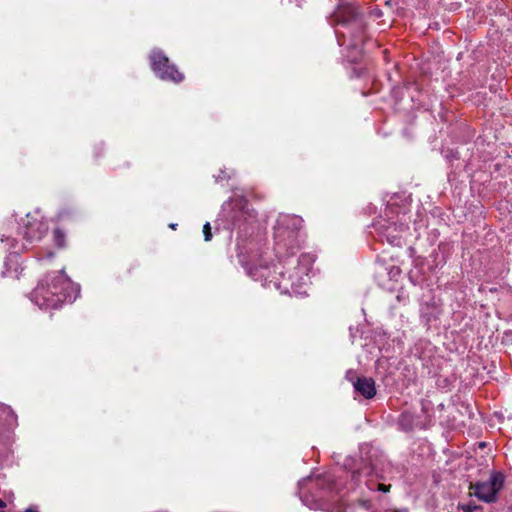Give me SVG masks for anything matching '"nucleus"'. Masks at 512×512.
<instances>
[{
	"instance_id": "obj_18",
	"label": "nucleus",
	"mask_w": 512,
	"mask_h": 512,
	"mask_svg": "<svg viewBox=\"0 0 512 512\" xmlns=\"http://www.w3.org/2000/svg\"><path fill=\"white\" fill-rule=\"evenodd\" d=\"M289 220L293 223V225H294V226H296V225L300 224V223H301V221H302V220H301L300 218H298V217H291V218H289Z\"/></svg>"
},
{
	"instance_id": "obj_11",
	"label": "nucleus",
	"mask_w": 512,
	"mask_h": 512,
	"mask_svg": "<svg viewBox=\"0 0 512 512\" xmlns=\"http://www.w3.org/2000/svg\"><path fill=\"white\" fill-rule=\"evenodd\" d=\"M0 241L8 242L9 249L15 248V239L12 237V234L0 233Z\"/></svg>"
},
{
	"instance_id": "obj_16",
	"label": "nucleus",
	"mask_w": 512,
	"mask_h": 512,
	"mask_svg": "<svg viewBox=\"0 0 512 512\" xmlns=\"http://www.w3.org/2000/svg\"><path fill=\"white\" fill-rule=\"evenodd\" d=\"M461 509L464 512H474L477 509V506L475 504L469 503V504L461 505Z\"/></svg>"
},
{
	"instance_id": "obj_6",
	"label": "nucleus",
	"mask_w": 512,
	"mask_h": 512,
	"mask_svg": "<svg viewBox=\"0 0 512 512\" xmlns=\"http://www.w3.org/2000/svg\"><path fill=\"white\" fill-rule=\"evenodd\" d=\"M359 16L358 8L351 4L340 5L333 13V18L338 24H347L355 21Z\"/></svg>"
},
{
	"instance_id": "obj_3",
	"label": "nucleus",
	"mask_w": 512,
	"mask_h": 512,
	"mask_svg": "<svg viewBox=\"0 0 512 512\" xmlns=\"http://www.w3.org/2000/svg\"><path fill=\"white\" fill-rule=\"evenodd\" d=\"M505 477L501 472L491 474L488 481H481L470 484L473 494L481 501L493 503L497 500V494L504 485Z\"/></svg>"
},
{
	"instance_id": "obj_12",
	"label": "nucleus",
	"mask_w": 512,
	"mask_h": 512,
	"mask_svg": "<svg viewBox=\"0 0 512 512\" xmlns=\"http://www.w3.org/2000/svg\"><path fill=\"white\" fill-rule=\"evenodd\" d=\"M284 233H285L284 227L281 224H279V226L276 229V233H275V239H276L277 245H280L281 242L284 241Z\"/></svg>"
},
{
	"instance_id": "obj_2",
	"label": "nucleus",
	"mask_w": 512,
	"mask_h": 512,
	"mask_svg": "<svg viewBox=\"0 0 512 512\" xmlns=\"http://www.w3.org/2000/svg\"><path fill=\"white\" fill-rule=\"evenodd\" d=\"M150 62L153 71L162 80L174 83L184 80V74L170 63L169 58L161 50H155L150 54Z\"/></svg>"
},
{
	"instance_id": "obj_4",
	"label": "nucleus",
	"mask_w": 512,
	"mask_h": 512,
	"mask_svg": "<svg viewBox=\"0 0 512 512\" xmlns=\"http://www.w3.org/2000/svg\"><path fill=\"white\" fill-rule=\"evenodd\" d=\"M47 231L48 226L45 222L31 214L26 215L23 221L22 235L27 242L33 243L41 240Z\"/></svg>"
},
{
	"instance_id": "obj_13",
	"label": "nucleus",
	"mask_w": 512,
	"mask_h": 512,
	"mask_svg": "<svg viewBox=\"0 0 512 512\" xmlns=\"http://www.w3.org/2000/svg\"><path fill=\"white\" fill-rule=\"evenodd\" d=\"M203 234L205 241H210L212 239L211 226L208 222L203 226Z\"/></svg>"
},
{
	"instance_id": "obj_8",
	"label": "nucleus",
	"mask_w": 512,
	"mask_h": 512,
	"mask_svg": "<svg viewBox=\"0 0 512 512\" xmlns=\"http://www.w3.org/2000/svg\"><path fill=\"white\" fill-rule=\"evenodd\" d=\"M246 271L249 276H251L254 280H266L268 277L267 271L268 266H254V265H247Z\"/></svg>"
},
{
	"instance_id": "obj_5",
	"label": "nucleus",
	"mask_w": 512,
	"mask_h": 512,
	"mask_svg": "<svg viewBox=\"0 0 512 512\" xmlns=\"http://www.w3.org/2000/svg\"><path fill=\"white\" fill-rule=\"evenodd\" d=\"M407 229L404 224H397L395 222H386L379 226L380 233L392 245H399L401 234Z\"/></svg>"
},
{
	"instance_id": "obj_7",
	"label": "nucleus",
	"mask_w": 512,
	"mask_h": 512,
	"mask_svg": "<svg viewBox=\"0 0 512 512\" xmlns=\"http://www.w3.org/2000/svg\"><path fill=\"white\" fill-rule=\"evenodd\" d=\"M355 391L366 399H371L376 395L375 381L371 377H357L353 381Z\"/></svg>"
},
{
	"instance_id": "obj_20",
	"label": "nucleus",
	"mask_w": 512,
	"mask_h": 512,
	"mask_svg": "<svg viewBox=\"0 0 512 512\" xmlns=\"http://www.w3.org/2000/svg\"><path fill=\"white\" fill-rule=\"evenodd\" d=\"M169 227H170L171 229L175 230V229H176V227H177V224L171 223V224L169 225Z\"/></svg>"
},
{
	"instance_id": "obj_14",
	"label": "nucleus",
	"mask_w": 512,
	"mask_h": 512,
	"mask_svg": "<svg viewBox=\"0 0 512 512\" xmlns=\"http://www.w3.org/2000/svg\"><path fill=\"white\" fill-rule=\"evenodd\" d=\"M0 411L8 416L15 417L12 408L4 403H0Z\"/></svg>"
},
{
	"instance_id": "obj_21",
	"label": "nucleus",
	"mask_w": 512,
	"mask_h": 512,
	"mask_svg": "<svg viewBox=\"0 0 512 512\" xmlns=\"http://www.w3.org/2000/svg\"><path fill=\"white\" fill-rule=\"evenodd\" d=\"M26 512H38V511H37V510H35V509H33V508H28V509L26 510Z\"/></svg>"
},
{
	"instance_id": "obj_10",
	"label": "nucleus",
	"mask_w": 512,
	"mask_h": 512,
	"mask_svg": "<svg viewBox=\"0 0 512 512\" xmlns=\"http://www.w3.org/2000/svg\"><path fill=\"white\" fill-rule=\"evenodd\" d=\"M22 268H20L17 264L14 265L12 268L11 266H7L6 270L3 271L2 275L3 277L12 278V279H19L20 275L22 273Z\"/></svg>"
},
{
	"instance_id": "obj_17",
	"label": "nucleus",
	"mask_w": 512,
	"mask_h": 512,
	"mask_svg": "<svg viewBox=\"0 0 512 512\" xmlns=\"http://www.w3.org/2000/svg\"><path fill=\"white\" fill-rule=\"evenodd\" d=\"M391 489V485H385V484H382V483H378L377 484V490L378 491H381V492H389Z\"/></svg>"
},
{
	"instance_id": "obj_1",
	"label": "nucleus",
	"mask_w": 512,
	"mask_h": 512,
	"mask_svg": "<svg viewBox=\"0 0 512 512\" xmlns=\"http://www.w3.org/2000/svg\"><path fill=\"white\" fill-rule=\"evenodd\" d=\"M72 281L63 271L50 273L34 289L32 300L41 309H57L71 300Z\"/></svg>"
},
{
	"instance_id": "obj_9",
	"label": "nucleus",
	"mask_w": 512,
	"mask_h": 512,
	"mask_svg": "<svg viewBox=\"0 0 512 512\" xmlns=\"http://www.w3.org/2000/svg\"><path fill=\"white\" fill-rule=\"evenodd\" d=\"M53 240L58 248L66 247V234L59 228L53 231Z\"/></svg>"
},
{
	"instance_id": "obj_15",
	"label": "nucleus",
	"mask_w": 512,
	"mask_h": 512,
	"mask_svg": "<svg viewBox=\"0 0 512 512\" xmlns=\"http://www.w3.org/2000/svg\"><path fill=\"white\" fill-rule=\"evenodd\" d=\"M71 215H73V211L71 209H68V208H64L62 209L59 213H58V218L60 220H65L66 218L70 217Z\"/></svg>"
},
{
	"instance_id": "obj_19",
	"label": "nucleus",
	"mask_w": 512,
	"mask_h": 512,
	"mask_svg": "<svg viewBox=\"0 0 512 512\" xmlns=\"http://www.w3.org/2000/svg\"><path fill=\"white\" fill-rule=\"evenodd\" d=\"M6 506V503L0 499V508H4Z\"/></svg>"
}]
</instances>
